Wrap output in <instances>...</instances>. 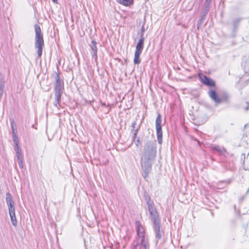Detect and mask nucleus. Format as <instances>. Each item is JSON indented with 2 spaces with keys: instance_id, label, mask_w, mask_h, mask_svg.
Instances as JSON below:
<instances>
[{
  "instance_id": "obj_1",
  "label": "nucleus",
  "mask_w": 249,
  "mask_h": 249,
  "mask_svg": "<svg viewBox=\"0 0 249 249\" xmlns=\"http://www.w3.org/2000/svg\"><path fill=\"white\" fill-rule=\"evenodd\" d=\"M157 153L156 144L152 141H147L144 145L141 157V166L143 172V177L146 178L151 171L152 165Z\"/></svg>"
},
{
  "instance_id": "obj_2",
  "label": "nucleus",
  "mask_w": 249,
  "mask_h": 249,
  "mask_svg": "<svg viewBox=\"0 0 249 249\" xmlns=\"http://www.w3.org/2000/svg\"><path fill=\"white\" fill-rule=\"evenodd\" d=\"M208 94L215 105L223 103L228 104L230 102V95L226 92H223L219 95L214 89H210L208 91Z\"/></svg>"
},
{
  "instance_id": "obj_3",
  "label": "nucleus",
  "mask_w": 249,
  "mask_h": 249,
  "mask_svg": "<svg viewBox=\"0 0 249 249\" xmlns=\"http://www.w3.org/2000/svg\"><path fill=\"white\" fill-rule=\"evenodd\" d=\"M54 79L55 80V83L54 84V96L55 101L54 102V105L58 107L59 105V102L61 99V95L63 93V90L64 88V83L62 82L60 79L59 75L58 73L55 72Z\"/></svg>"
},
{
  "instance_id": "obj_4",
  "label": "nucleus",
  "mask_w": 249,
  "mask_h": 249,
  "mask_svg": "<svg viewBox=\"0 0 249 249\" xmlns=\"http://www.w3.org/2000/svg\"><path fill=\"white\" fill-rule=\"evenodd\" d=\"M35 31L36 34L35 46L37 49V58H40L42 55L43 47L44 45L43 36L40 27L38 24L35 25Z\"/></svg>"
},
{
  "instance_id": "obj_5",
  "label": "nucleus",
  "mask_w": 249,
  "mask_h": 249,
  "mask_svg": "<svg viewBox=\"0 0 249 249\" xmlns=\"http://www.w3.org/2000/svg\"><path fill=\"white\" fill-rule=\"evenodd\" d=\"M6 201L8 207L9 213L12 224L15 227L17 225V221L15 215V208L14 202L12 195L9 193L6 194Z\"/></svg>"
},
{
  "instance_id": "obj_6",
  "label": "nucleus",
  "mask_w": 249,
  "mask_h": 249,
  "mask_svg": "<svg viewBox=\"0 0 249 249\" xmlns=\"http://www.w3.org/2000/svg\"><path fill=\"white\" fill-rule=\"evenodd\" d=\"M152 222L153 227L155 232L156 238L157 240L161 239L163 232L160 230V221L158 214L150 216Z\"/></svg>"
},
{
  "instance_id": "obj_7",
  "label": "nucleus",
  "mask_w": 249,
  "mask_h": 249,
  "mask_svg": "<svg viewBox=\"0 0 249 249\" xmlns=\"http://www.w3.org/2000/svg\"><path fill=\"white\" fill-rule=\"evenodd\" d=\"M161 116L160 113L156 119V129L158 143L161 144L162 142V131L161 129Z\"/></svg>"
},
{
  "instance_id": "obj_8",
  "label": "nucleus",
  "mask_w": 249,
  "mask_h": 249,
  "mask_svg": "<svg viewBox=\"0 0 249 249\" xmlns=\"http://www.w3.org/2000/svg\"><path fill=\"white\" fill-rule=\"evenodd\" d=\"M198 77L201 82L207 87L210 88L215 87L216 84L214 81L207 76L202 73H199L198 74Z\"/></svg>"
},
{
  "instance_id": "obj_9",
  "label": "nucleus",
  "mask_w": 249,
  "mask_h": 249,
  "mask_svg": "<svg viewBox=\"0 0 249 249\" xmlns=\"http://www.w3.org/2000/svg\"><path fill=\"white\" fill-rule=\"evenodd\" d=\"M144 198L145 200L146 201L150 216H155L156 215L158 214V212L154 205L153 201L151 200L150 197L149 196L146 195L144 196Z\"/></svg>"
},
{
  "instance_id": "obj_10",
  "label": "nucleus",
  "mask_w": 249,
  "mask_h": 249,
  "mask_svg": "<svg viewBox=\"0 0 249 249\" xmlns=\"http://www.w3.org/2000/svg\"><path fill=\"white\" fill-rule=\"evenodd\" d=\"M97 44V42L94 40H92L91 42V44H89V51L90 54H91L92 58L94 59L96 63V64H97L98 59Z\"/></svg>"
},
{
  "instance_id": "obj_11",
  "label": "nucleus",
  "mask_w": 249,
  "mask_h": 249,
  "mask_svg": "<svg viewBox=\"0 0 249 249\" xmlns=\"http://www.w3.org/2000/svg\"><path fill=\"white\" fill-rule=\"evenodd\" d=\"M136 231L137 235L141 238L142 242L144 241V230L143 227L139 222H136Z\"/></svg>"
},
{
  "instance_id": "obj_12",
  "label": "nucleus",
  "mask_w": 249,
  "mask_h": 249,
  "mask_svg": "<svg viewBox=\"0 0 249 249\" xmlns=\"http://www.w3.org/2000/svg\"><path fill=\"white\" fill-rule=\"evenodd\" d=\"M245 130H244L242 140L247 145H249V127L248 128L247 124L245 125Z\"/></svg>"
},
{
  "instance_id": "obj_13",
  "label": "nucleus",
  "mask_w": 249,
  "mask_h": 249,
  "mask_svg": "<svg viewBox=\"0 0 249 249\" xmlns=\"http://www.w3.org/2000/svg\"><path fill=\"white\" fill-rule=\"evenodd\" d=\"M144 40L142 38L139 39L136 47L135 52L142 53L144 46Z\"/></svg>"
},
{
  "instance_id": "obj_14",
  "label": "nucleus",
  "mask_w": 249,
  "mask_h": 249,
  "mask_svg": "<svg viewBox=\"0 0 249 249\" xmlns=\"http://www.w3.org/2000/svg\"><path fill=\"white\" fill-rule=\"evenodd\" d=\"M241 20V18H237L233 21L232 25L233 26V32H235L237 30Z\"/></svg>"
},
{
  "instance_id": "obj_15",
  "label": "nucleus",
  "mask_w": 249,
  "mask_h": 249,
  "mask_svg": "<svg viewBox=\"0 0 249 249\" xmlns=\"http://www.w3.org/2000/svg\"><path fill=\"white\" fill-rule=\"evenodd\" d=\"M117 1L123 5L128 6L133 3L134 0H117Z\"/></svg>"
},
{
  "instance_id": "obj_16",
  "label": "nucleus",
  "mask_w": 249,
  "mask_h": 249,
  "mask_svg": "<svg viewBox=\"0 0 249 249\" xmlns=\"http://www.w3.org/2000/svg\"><path fill=\"white\" fill-rule=\"evenodd\" d=\"M212 2L211 0H206L204 3V15L208 13L210 9V4Z\"/></svg>"
},
{
  "instance_id": "obj_17",
  "label": "nucleus",
  "mask_w": 249,
  "mask_h": 249,
  "mask_svg": "<svg viewBox=\"0 0 249 249\" xmlns=\"http://www.w3.org/2000/svg\"><path fill=\"white\" fill-rule=\"evenodd\" d=\"M141 53L135 52L134 54V63L135 64H139L141 63V59L140 58Z\"/></svg>"
},
{
  "instance_id": "obj_18",
  "label": "nucleus",
  "mask_w": 249,
  "mask_h": 249,
  "mask_svg": "<svg viewBox=\"0 0 249 249\" xmlns=\"http://www.w3.org/2000/svg\"><path fill=\"white\" fill-rule=\"evenodd\" d=\"M243 66L244 67L245 69L249 71V55L244 58Z\"/></svg>"
},
{
  "instance_id": "obj_19",
  "label": "nucleus",
  "mask_w": 249,
  "mask_h": 249,
  "mask_svg": "<svg viewBox=\"0 0 249 249\" xmlns=\"http://www.w3.org/2000/svg\"><path fill=\"white\" fill-rule=\"evenodd\" d=\"M213 149L221 154L226 152V149L224 148L219 146H213Z\"/></svg>"
},
{
  "instance_id": "obj_20",
  "label": "nucleus",
  "mask_w": 249,
  "mask_h": 249,
  "mask_svg": "<svg viewBox=\"0 0 249 249\" xmlns=\"http://www.w3.org/2000/svg\"><path fill=\"white\" fill-rule=\"evenodd\" d=\"M149 245L147 243H146L144 241L142 242L141 241V243L139 244V249H149Z\"/></svg>"
},
{
  "instance_id": "obj_21",
  "label": "nucleus",
  "mask_w": 249,
  "mask_h": 249,
  "mask_svg": "<svg viewBox=\"0 0 249 249\" xmlns=\"http://www.w3.org/2000/svg\"><path fill=\"white\" fill-rule=\"evenodd\" d=\"M14 150L16 151L17 157L22 156L21 153V150L18 144L17 145H15Z\"/></svg>"
},
{
  "instance_id": "obj_22",
  "label": "nucleus",
  "mask_w": 249,
  "mask_h": 249,
  "mask_svg": "<svg viewBox=\"0 0 249 249\" xmlns=\"http://www.w3.org/2000/svg\"><path fill=\"white\" fill-rule=\"evenodd\" d=\"M17 160L18 162V164L20 168H22L23 167V156H18Z\"/></svg>"
},
{
  "instance_id": "obj_23",
  "label": "nucleus",
  "mask_w": 249,
  "mask_h": 249,
  "mask_svg": "<svg viewBox=\"0 0 249 249\" xmlns=\"http://www.w3.org/2000/svg\"><path fill=\"white\" fill-rule=\"evenodd\" d=\"M145 31V29L144 27V25H142V28L141 29V32H140V38H142V39H144L143 36H144V33Z\"/></svg>"
},
{
  "instance_id": "obj_24",
  "label": "nucleus",
  "mask_w": 249,
  "mask_h": 249,
  "mask_svg": "<svg viewBox=\"0 0 249 249\" xmlns=\"http://www.w3.org/2000/svg\"><path fill=\"white\" fill-rule=\"evenodd\" d=\"M13 142H14L15 145H17L18 144L19 142H18V137L16 135H13Z\"/></svg>"
},
{
  "instance_id": "obj_25",
  "label": "nucleus",
  "mask_w": 249,
  "mask_h": 249,
  "mask_svg": "<svg viewBox=\"0 0 249 249\" xmlns=\"http://www.w3.org/2000/svg\"><path fill=\"white\" fill-rule=\"evenodd\" d=\"M139 127L137 129H132L131 131L133 133V135H137V133L138 132V131H139Z\"/></svg>"
},
{
  "instance_id": "obj_26",
  "label": "nucleus",
  "mask_w": 249,
  "mask_h": 249,
  "mask_svg": "<svg viewBox=\"0 0 249 249\" xmlns=\"http://www.w3.org/2000/svg\"><path fill=\"white\" fill-rule=\"evenodd\" d=\"M141 143V141H140V138L139 137L138 138V139H137L136 142H135V145L137 147H138L139 144H140Z\"/></svg>"
},
{
  "instance_id": "obj_27",
  "label": "nucleus",
  "mask_w": 249,
  "mask_h": 249,
  "mask_svg": "<svg viewBox=\"0 0 249 249\" xmlns=\"http://www.w3.org/2000/svg\"><path fill=\"white\" fill-rule=\"evenodd\" d=\"M137 123H136V121H134L132 123V125H131V127L133 128L132 129H134L135 128V125H136Z\"/></svg>"
},
{
  "instance_id": "obj_28",
  "label": "nucleus",
  "mask_w": 249,
  "mask_h": 249,
  "mask_svg": "<svg viewBox=\"0 0 249 249\" xmlns=\"http://www.w3.org/2000/svg\"><path fill=\"white\" fill-rule=\"evenodd\" d=\"M139 244H137L136 246H134L131 249H139Z\"/></svg>"
},
{
  "instance_id": "obj_29",
  "label": "nucleus",
  "mask_w": 249,
  "mask_h": 249,
  "mask_svg": "<svg viewBox=\"0 0 249 249\" xmlns=\"http://www.w3.org/2000/svg\"><path fill=\"white\" fill-rule=\"evenodd\" d=\"M136 136L137 135H133L132 140H133V141H135V140L136 138Z\"/></svg>"
},
{
  "instance_id": "obj_30",
  "label": "nucleus",
  "mask_w": 249,
  "mask_h": 249,
  "mask_svg": "<svg viewBox=\"0 0 249 249\" xmlns=\"http://www.w3.org/2000/svg\"><path fill=\"white\" fill-rule=\"evenodd\" d=\"M107 107H109V108H108V111H107V113L108 112H109V111H110V109H111V107H110V105H108L107 106Z\"/></svg>"
},
{
  "instance_id": "obj_31",
  "label": "nucleus",
  "mask_w": 249,
  "mask_h": 249,
  "mask_svg": "<svg viewBox=\"0 0 249 249\" xmlns=\"http://www.w3.org/2000/svg\"><path fill=\"white\" fill-rule=\"evenodd\" d=\"M52 1L55 4H57L58 3L57 0H52Z\"/></svg>"
},
{
  "instance_id": "obj_32",
  "label": "nucleus",
  "mask_w": 249,
  "mask_h": 249,
  "mask_svg": "<svg viewBox=\"0 0 249 249\" xmlns=\"http://www.w3.org/2000/svg\"><path fill=\"white\" fill-rule=\"evenodd\" d=\"M202 22V19H200L198 21V25L200 24Z\"/></svg>"
},
{
  "instance_id": "obj_33",
  "label": "nucleus",
  "mask_w": 249,
  "mask_h": 249,
  "mask_svg": "<svg viewBox=\"0 0 249 249\" xmlns=\"http://www.w3.org/2000/svg\"><path fill=\"white\" fill-rule=\"evenodd\" d=\"M101 106H103V107H106V104H105V103H101Z\"/></svg>"
},
{
  "instance_id": "obj_34",
  "label": "nucleus",
  "mask_w": 249,
  "mask_h": 249,
  "mask_svg": "<svg viewBox=\"0 0 249 249\" xmlns=\"http://www.w3.org/2000/svg\"><path fill=\"white\" fill-rule=\"evenodd\" d=\"M249 192V189H248L247 192H246V194H248V193Z\"/></svg>"
},
{
  "instance_id": "obj_35",
  "label": "nucleus",
  "mask_w": 249,
  "mask_h": 249,
  "mask_svg": "<svg viewBox=\"0 0 249 249\" xmlns=\"http://www.w3.org/2000/svg\"><path fill=\"white\" fill-rule=\"evenodd\" d=\"M242 155H243V156H244V158H245V154H242Z\"/></svg>"
},
{
  "instance_id": "obj_36",
  "label": "nucleus",
  "mask_w": 249,
  "mask_h": 249,
  "mask_svg": "<svg viewBox=\"0 0 249 249\" xmlns=\"http://www.w3.org/2000/svg\"><path fill=\"white\" fill-rule=\"evenodd\" d=\"M32 127H33V128H35V127H34V124H33V125H32Z\"/></svg>"
}]
</instances>
